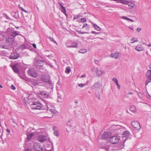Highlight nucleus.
Returning <instances> with one entry per match:
<instances>
[{"instance_id":"obj_1","label":"nucleus","mask_w":151,"mask_h":151,"mask_svg":"<svg viewBox=\"0 0 151 151\" xmlns=\"http://www.w3.org/2000/svg\"><path fill=\"white\" fill-rule=\"evenodd\" d=\"M112 128H114L119 134L121 133V131L122 132L121 133L123 138H125L123 139V142H125L126 139L128 138L129 136L130 133L127 131H125V129L124 127L120 126L119 125H114L112 127Z\"/></svg>"},{"instance_id":"obj_2","label":"nucleus","mask_w":151,"mask_h":151,"mask_svg":"<svg viewBox=\"0 0 151 151\" xmlns=\"http://www.w3.org/2000/svg\"><path fill=\"white\" fill-rule=\"evenodd\" d=\"M45 104L47 107V110L48 112H50L54 115H57L58 114V112L55 109L53 105H51L50 107H49V106L50 104V102L46 101Z\"/></svg>"},{"instance_id":"obj_3","label":"nucleus","mask_w":151,"mask_h":151,"mask_svg":"<svg viewBox=\"0 0 151 151\" xmlns=\"http://www.w3.org/2000/svg\"><path fill=\"white\" fill-rule=\"evenodd\" d=\"M110 145L109 143H108L105 144L104 146L101 147V148L104 149L106 151H116V148L111 146Z\"/></svg>"},{"instance_id":"obj_4","label":"nucleus","mask_w":151,"mask_h":151,"mask_svg":"<svg viewBox=\"0 0 151 151\" xmlns=\"http://www.w3.org/2000/svg\"><path fill=\"white\" fill-rule=\"evenodd\" d=\"M42 105L39 101L33 103L31 105V108L33 109H40L42 107Z\"/></svg>"},{"instance_id":"obj_5","label":"nucleus","mask_w":151,"mask_h":151,"mask_svg":"<svg viewBox=\"0 0 151 151\" xmlns=\"http://www.w3.org/2000/svg\"><path fill=\"white\" fill-rule=\"evenodd\" d=\"M27 73L29 76L33 78L36 77L38 73L36 70L34 69H30L27 71Z\"/></svg>"},{"instance_id":"obj_6","label":"nucleus","mask_w":151,"mask_h":151,"mask_svg":"<svg viewBox=\"0 0 151 151\" xmlns=\"http://www.w3.org/2000/svg\"><path fill=\"white\" fill-rule=\"evenodd\" d=\"M37 139L38 140L41 142H44L49 139V138L47 136L44 134L39 135L38 136Z\"/></svg>"},{"instance_id":"obj_7","label":"nucleus","mask_w":151,"mask_h":151,"mask_svg":"<svg viewBox=\"0 0 151 151\" xmlns=\"http://www.w3.org/2000/svg\"><path fill=\"white\" fill-rule=\"evenodd\" d=\"M146 77L147 80L146 81L145 85L151 81V70H148L146 74Z\"/></svg>"},{"instance_id":"obj_8","label":"nucleus","mask_w":151,"mask_h":151,"mask_svg":"<svg viewBox=\"0 0 151 151\" xmlns=\"http://www.w3.org/2000/svg\"><path fill=\"white\" fill-rule=\"evenodd\" d=\"M34 148L37 151H42L43 150L42 146L37 142L35 143L34 144Z\"/></svg>"},{"instance_id":"obj_9","label":"nucleus","mask_w":151,"mask_h":151,"mask_svg":"<svg viewBox=\"0 0 151 151\" xmlns=\"http://www.w3.org/2000/svg\"><path fill=\"white\" fill-rule=\"evenodd\" d=\"M120 139L119 137L114 136L111 137L109 141L112 144H116L117 143Z\"/></svg>"},{"instance_id":"obj_10","label":"nucleus","mask_w":151,"mask_h":151,"mask_svg":"<svg viewBox=\"0 0 151 151\" xmlns=\"http://www.w3.org/2000/svg\"><path fill=\"white\" fill-rule=\"evenodd\" d=\"M132 126L137 129L140 130L141 129L140 125L137 121H133L131 123Z\"/></svg>"},{"instance_id":"obj_11","label":"nucleus","mask_w":151,"mask_h":151,"mask_svg":"<svg viewBox=\"0 0 151 151\" xmlns=\"http://www.w3.org/2000/svg\"><path fill=\"white\" fill-rule=\"evenodd\" d=\"M35 65L38 68L42 67L43 65V61L42 60H38L35 62Z\"/></svg>"},{"instance_id":"obj_12","label":"nucleus","mask_w":151,"mask_h":151,"mask_svg":"<svg viewBox=\"0 0 151 151\" xmlns=\"http://www.w3.org/2000/svg\"><path fill=\"white\" fill-rule=\"evenodd\" d=\"M19 56V55L17 52H12L9 56V58L12 59H16Z\"/></svg>"},{"instance_id":"obj_13","label":"nucleus","mask_w":151,"mask_h":151,"mask_svg":"<svg viewBox=\"0 0 151 151\" xmlns=\"http://www.w3.org/2000/svg\"><path fill=\"white\" fill-rule=\"evenodd\" d=\"M101 87V84L99 82H96L92 86V88L96 90L100 89Z\"/></svg>"},{"instance_id":"obj_14","label":"nucleus","mask_w":151,"mask_h":151,"mask_svg":"<svg viewBox=\"0 0 151 151\" xmlns=\"http://www.w3.org/2000/svg\"><path fill=\"white\" fill-rule=\"evenodd\" d=\"M95 71L96 74L98 76H100L104 73V72L101 68H96Z\"/></svg>"},{"instance_id":"obj_15","label":"nucleus","mask_w":151,"mask_h":151,"mask_svg":"<svg viewBox=\"0 0 151 151\" xmlns=\"http://www.w3.org/2000/svg\"><path fill=\"white\" fill-rule=\"evenodd\" d=\"M110 132H104L103 134H102L101 138L104 139H108L109 137Z\"/></svg>"},{"instance_id":"obj_16","label":"nucleus","mask_w":151,"mask_h":151,"mask_svg":"<svg viewBox=\"0 0 151 151\" xmlns=\"http://www.w3.org/2000/svg\"><path fill=\"white\" fill-rule=\"evenodd\" d=\"M121 55L120 53L119 52H115L111 53L110 55V57L115 59H117L118 57Z\"/></svg>"},{"instance_id":"obj_17","label":"nucleus","mask_w":151,"mask_h":151,"mask_svg":"<svg viewBox=\"0 0 151 151\" xmlns=\"http://www.w3.org/2000/svg\"><path fill=\"white\" fill-rule=\"evenodd\" d=\"M134 49L138 51H142L143 50V46L142 45L139 44L135 47Z\"/></svg>"},{"instance_id":"obj_18","label":"nucleus","mask_w":151,"mask_h":151,"mask_svg":"<svg viewBox=\"0 0 151 151\" xmlns=\"http://www.w3.org/2000/svg\"><path fill=\"white\" fill-rule=\"evenodd\" d=\"M124 142H123V143L119 144L118 145V147H115V148H116V151H117L118 150H121L122 149H123L124 147Z\"/></svg>"},{"instance_id":"obj_19","label":"nucleus","mask_w":151,"mask_h":151,"mask_svg":"<svg viewBox=\"0 0 151 151\" xmlns=\"http://www.w3.org/2000/svg\"><path fill=\"white\" fill-rule=\"evenodd\" d=\"M40 96L43 98H47L49 95L48 94L46 93L45 92L43 91H40L39 93Z\"/></svg>"},{"instance_id":"obj_20","label":"nucleus","mask_w":151,"mask_h":151,"mask_svg":"<svg viewBox=\"0 0 151 151\" xmlns=\"http://www.w3.org/2000/svg\"><path fill=\"white\" fill-rule=\"evenodd\" d=\"M13 42V40L12 38L8 37L6 40V42L9 44H12Z\"/></svg>"},{"instance_id":"obj_21","label":"nucleus","mask_w":151,"mask_h":151,"mask_svg":"<svg viewBox=\"0 0 151 151\" xmlns=\"http://www.w3.org/2000/svg\"><path fill=\"white\" fill-rule=\"evenodd\" d=\"M66 45L68 47H78L77 44L76 42H73L71 45H69L68 43L66 44Z\"/></svg>"},{"instance_id":"obj_22","label":"nucleus","mask_w":151,"mask_h":151,"mask_svg":"<svg viewBox=\"0 0 151 151\" xmlns=\"http://www.w3.org/2000/svg\"><path fill=\"white\" fill-rule=\"evenodd\" d=\"M19 35V34L18 32L13 31L12 32L11 36L12 37H15L16 36Z\"/></svg>"},{"instance_id":"obj_23","label":"nucleus","mask_w":151,"mask_h":151,"mask_svg":"<svg viewBox=\"0 0 151 151\" xmlns=\"http://www.w3.org/2000/svg\"><path fill=\"white\" fill-rule=\"evenodd\" d=\"M27 139L30 140L31 139L32 137L34 136V134L32 132L27 134Z\"/></svg>"},{"instance_id":"obj_24","label":"nucleus","mask_w":151,"mask_h":151,"mask_svg":"<svg viewBox=\"0 0 151 151\" xmlns=\"http://www.w3.org/2000/svg\"><path fill=\"white\" fill-rule=\"evenodd\" d=\"M120 18L122 19H125L127 20H129L132 22H134L133 20L125 16H122Z\"/></svg>"},{"instance_id":"obj_25","label":"nucleus","mask_w":151,"mask_h":151,"mask_svg":"<svg viewBox=\"0 0 151 151\" xmlns=\"http://www.w3.org/2000/svg\"><path fill=\"white\" fill-rule=\"evenodd\" d=\"M93 24L94 29L97 31H100L101 30L100 28L96 24L93 23H92Z\"/></svg>"},{"instance_id":"obj_26","label":"nucleus","mask_w":151,"mask_h":151,"mask_svg":"<svg viewBox=\"0 0 151 151\" xmlns=\"http://www.w3.org/2000/svg\"><path fill=\"white\" fill-rule=\"evenodd\" d=\"M138 41V40L137 38L133 37L131 40L130 43H133Z\"/></svg>"},{"instance_id":"obj_27","label":"nucleus","mask_w":151,"mask_h":151,"mask_svg":"<svg viewBox=\"0 0 151 151\" xmlns=\"http://www.w3.org/2000/svg\"><path fill=\"white\" fill-rule=\"evenodd\" d=\"M130 110L133 113H134L136 111V110L135 107L134 106H132L130 108Z\"/></svg>"},{"instance_id":"obj_28","label":"nucleus","mask_w":151,"mask_h":151,"mask_svg":"<svg viewBox=\"0 0 151 151\" xmlns=\"http://www.w3.org/2000/svg\"><path fill=\"white\" fill-rule=\"evenodd\" d=\"M87 52V50L86 49H81L79 50L78 52L80 53H84L86 52Z\"/></svg>"},{"instance_id":"obj_29","label":"nucleus","mask_w":151,"mask_h":151,"mask_svg":"<svg viewBox=\"0 0 151 151\" xmlns=\"http://www.w3.org/2000/svg\"><path fill=\"white\" fill-rule=\"evenodd\" d=\"M13 70L16 72H18V69L16 66H13L12 67Z\"/></svg>"},{"instance_id":"obj_30","label":"nucleus","mask_w":151,"mask_h":151,"mask_svg":"<svg viewBox=\"0 0 151 151\" xmlns=\"http://www.w3.org/2000/svg\"><path fill=\"white\" fill-rule=\"evenodd\" d=\"M62 9H61V11L62 12H63V13H64L66 16H67V14L66 13V10L65 9V8L63 6H62Z\"/></svg>"},{"instance_id":"obj_31","label":"nucleus","mask_w":151,"mask_h":151,"mask_svg":"<svg viewBox=\"0 0 151 151\" xmlns=\"http://www.w3.org/2000/svg\"><path fill=\"white\" fill-rule=\"evenodd\" d=\"M70 71H71V70L70 68L69 67H67L66 68V69L65 71V72L67 74H69L70 73Z\"/></svg>"},{"instance_id":"obj_32","label":"nucleus","mask_w":151,"mask_h":151,"mask_svg":"<svg viewBox=\"0 0 151 151\" xmlns=\"http://www.w3.org/2000/svg\"><path fill=\"white\" fill-rule=\"evenodd\" d=\"M112 81L116 85L118 84V81L116 78H113L112 79Z\"/></svg>"},{"instance_id":"obj_33","label":"nucleus","mask_w":151,"mask_h":151,"mask_svg":"<svg viewBox=\"0 0 151 151\" xmlns=\"http://www.w3.org/2000/svg\"><path fill=\"white\" fill-rule=\"evenodd\" d=\"M19 48L23 50V49H26V47L25 45L23 44L20 46Z\"/></svg>"},{"instance_id":"obj_34","label":"nucleus","mask_w":151,"mask_h":151,"mask_svg":"<svg viewBox=\"0 0 151 151\" xmlns=\"http://www.w3.org/2000/svg\"><path fill=\"white\" fill-rule=\"evenodd\" d=\"M120 2L124 4H128V2L124 0H121Z\"/></svg>"},{"instance_id":"obj_35","label":"nucleus","mask_w":151,"mask_h":151,"mask_svg":"<svg viewBox=\"0 0 151 151\" xmlns=\"http://www.w3.org/2000/svg\"><path fill=\"white\" fill-rule=\"evenodd\" d=\"M95 96L98 99H100V94L99 92L98 93L96 92L95 94Z\"/></svg>"},{"instance_id":"obj_36","label":"nucleus","mask_w":151,"mask_h":151,"mask_svg":"<svg viewBox=\"0 0 151 151\" xmlns=\"http://www.w3.org/2000/svg\"><path fill=\"white\" fill-rule=\"evenodd\" d=\"M55 128H54V134L55 135L58 136L59 135L58 132V131L55 130L54 129Z\"/></svg>"},{"instance_id":"obj_37","label":"nucleus","mask_w":151,"mask_h":151,"mask_svg":"<svg viewBox=\"0 0 151 151\" xmlns=\"http://www.w3.org/2000/svg\"><path fill=\"white\" fill-rule=\"evenodd\" d=\"M49 39L50 40V41L54 43H55L56 44H57V42L54 40L53 39L51 38L50 37H49Z\"/></svg>"},{"instance_id":"obj_38","label":"nucleus","mask_w":151,"mask_h":151,"mask_svg":"<svg viewBox=\"0 0 151 151\" xmlns=\"http://www.w3.org/2000/svg\"><path fill=\"white\" fill-rule=\"evenodd\" d=\"M18 6L19 7L20 9L22 11H23V12H24L26 13H28V12L27 11H25L24 10V9H23V8H22V7H21L20 6V5L19 4V6Z\"/></svg>"},{"instance_id":"obj_39","label":"nucleus","mask_w":151,"mask_h":151,"mask_svg":"<svg viewBox=\"0 0 151 151\" xmlns=\"http://www.w3.org/2000/svg\"><path fill=\"white\" fill-rule=\"evenodd\" d=\"M127 4L130 7H133L134 6V3H129V2H128V4Z\"/></svg>"},{"instance_id":"obj_40","label":"nucleus","mask_w":151,"mask_h":151,"mask_svg":"<svg viewBox=\"0 0 151 151\" xmlns=\"http://www.w3.org/2000/svg\"><path fill=\"white\" fill-rule=\"evenodd\" d=\"M86 86V84L84 83H80L78 84V86L80 87H83L85 86Z\"/></svg>"},{"instance_id":"obj_41","label":"nucleus","mask_w":151,"mask_h":151,"mask_svg":"<svg viewBox=\"0 0 151 151\" xmlns=\"http://www.w3.org/2000/svg\"><path fill=\"white\" fill-rule=\"evenodd\" d=\"M42 79L43 81H44L45 82L47 83L48 82L49 83H50V81L48 80L47 79H45L43 78H42Z\"/></svg>"},{"instance_id":"obj_42","label":"nucleus","mask_w":151,"mask_h":151,"mask_svg":"<svg viewBox=\"0 0 151 151\" xmlns=\"http://www.w3.org/2000/svg\"><path fill=\"white\" fill-rule=\"evenodd\" d=\"M32 150L31 149L27 147L25 148L24 151H32Z\"/></svg>"},{"instance_id":"obj_43","label":"nucleus","mask_w":151,"mask_h":151,"mask_svg":"<svg viewBox=\"0 0 151 151\" xmlns=\"http://www.w3.org/2000/svg\"><path fill=\"white\" fill-rule=\"evenodd\" d=\"M81 21L82 22H85L86 21V20L85 18H82L81 19Z\"/></svg>"},{"instance_id":"obj_44","label":"nucleus","mask_w":151,"mask_h":151,"mask_svg":"<svg viewBox=\"0 0 151 151\" xmlns=\"http://www.w3.org/2000/svg\"><path fill=\"white\" fill-rule=\"evenodd\" d=\"M137 94H138V96H139L140 98H142V93H141L139 92H138Z\"/></svg>"},{"instance_id":"obj_45","label":"nucleus","mask_w":151,"mask_h":151,"mask_svg":"<svg viewBox=\"0 0 151 151\" xmlns=\"http://www.w3.org/2000/svg\"><path fill=\"white\" fill-rule=\"evenodd\" d=\"M128 27L129 28V29L132 30V31H134V29L133 27L132 26H129Z\"/></svg>"},{"instance_id":"obj_46","label":"nucleus","mask_w":151,"mask_h":151,"mask_svg":"<svg viewBox=\"0 0 151 151\" xmlns=\"http://www.w3.org/2000/svg\"><path fill=\"white\" fill-rule=\"evenodd\" d=\"M78 32H79V33L81 34H83L85 33L89 34L88 32H83L81 31H79Z\"/></svg>"},{"instance_id":"obj_47","label":"nucleus","mask_w":151,"mask_h":151,"mask_svg":"<svg viewBox=\"0 0 151 151\" xmlns=\"http://www.w3.org/2000/svg\"><path fill=\"white\" fill-rule=\"evenodd\" d=\"M141 29L139 27H137V31L139 32H140L141 30Z\"/></svg>"},{"instance_id":"obj_48","label":"nucleus","mask_w":151,"mask_h":151,"mask_svg":"<svg viewBox=\"0 0 151 151\" xmlns=\"http://www.w3.org/2000/svg\"><path fill=\"white\" fill-rule=\"evenodd\" d=\"M33 97V96L32 95H30L28 97V99H32V98Z\"/></svg>"},{"instance_id":"obj_49","label":"nucleus","mask_w":151,"mask_h":151,"mask_svg":"<svg viewBox=\"0 0 151 151\" xmlns=\"http://www.w3.org/2000/svg\"><path fill=\"white\" fill-rule=\"evenodd\" d=\"M91 33L93 34H98L100 33L99 32H97L95 31H92L91 32Z\"/></svg>"},{"instance_id":"obj_50","label":"nucleus","mask_w":151,"mask_h":151,"mask_svg":"<svg viewBox=\"0 0 151 151\" xmlns=\"http://www.w3.org/2000/svg\"><path fill=\"white\" fill-rule=\"evenodd\" d=\"M11 88L13 90H14L15 89V87L14 85H12L11 86Z\"/></svg>"},{"instance_id":"obj_51","label":"nucleus","mask_w":151,"mask_h":151,"mask_svg":"<svg viewBox=\"0 0 151 151\" xmlns=\"http://www.w3.org/2000/svg\"><path fill=\"white\" fill-rule=\"evenodd\" d=\"M88 25V24L86 23L84 24L82 28L83 29V28L87 26Z\"/></svg>"},{"instance_id":"obj_52","label":"nucleus","mask_w":151,"mask_h":151,"mask_svg":"<svg viewBox=\"0 0 151 151\" xmlns=\"http://www.w3.org/2000/svg\"><path fill=\"white\" fill-rule=\"evenodd\" d=\"M1 47H2L3 48L6 49L7 47V46L6 45H1Z\"/></svg>"},{"instance_id":"obj_53","label":"nucleus","mask_w":151,"mask_h":151,"mask_svg":"<svg viewBox=\"0 0 151 151\" xmlns=\"http://www.w3.org/2000/svg\"><path fill=\"white\" fill-rule=\"evenodd\" d=\"M12 31V29L10 28H9L7 29V32H11Z\"/></svg>"},{"instance_id":"obj_54","label":"nucleus","mask_w":151,"mask_h":151,"mask_svg":"<svg viewBox=\"0 0 151 151\" xmlns=\"http://www.w3.org/2000/svg\"><path fill=\"white\" fill-rule=\"evenodd\" d=\"M116 85L117 86V88L119 89H120V86L118 84H117Z\"/></svg>"},{"instance_id":"obj_55","label":"nucleus","mask_w":151,"mask_h":151,"mask_svg":"<svg viewBox=\"0 0 151 151\" xmlns=\"http://www.w3.org/2000/svg\"><path fill=\"white\" fill-rule=\"evenodd\" d=\"M32 46L35 48H36V45L35 44H32Z\"/></svg>"},{"instance_id":"obj_56","label":"nucleus","mask_w":151,"mask_h":151,"mask_svg":"<svg viewBox=\"0 0 151 151\" xmlns=\"http://www.w3.org/2000/svg\"><path fill=\"white\" fill-rule=\"evenodd\" d=\"M86 75L85 74H84V75H82L81 76H80V78H82L83 77L85 78L86 77Z\"/></svg>"},{"instance_id":"obj_57","label":"nucleus","mask_w":151,"mask_h":151,"mask_svg":"<svg viewBox=\"0 0 151 151\" xmlns=\"http://www.w3.org/2000/svg\"><path fill=\"white\" fill-rule=\"evenodd\" d=\"M78 101L77 100H76L74 101V103L76 104H77L78 103Z\"/></svg>"},{"instance_id":"obj_58","label":"nucleus","mask_w":151,"mask_h":151,"mask_svg":"<svg viewBox=\"0 0 151 151\" xmlns=\"http://www.w3.org/2000/svg\"><path fill=\"white\" fill-rule=\"evenodd\" d=\"M6 131L9 133L10 132V130L9 129H7Z\"/></svg>"},{"instance_id":"obj_59","label":"nucleus","mask_w":151,"mask_h":151,"mask_svg":"<svg viewBox=\"0 0 151 151\" xmlns=\"http://www.w3.org/2000/svg\"><path fill=\"white\" fill-rule=\"evenodd\" d=\"M94 62L95 63H97L98 62V61L97 60H94Z\"/></svg>"},{"instance_id":"obj_60","label":"nucleus","mask_w":151,"mask_h":151,"mask_svg":"<svg viewBox=\"0 0 151 151\" xmlns=\"http://www.w3.org/2000/svg\"><path fill=\"white\" fill-rule=\"evenodd\" d=\"M133 94V93L132 92H130L128 93V94L129 95H132Z\"/></svg>"},{"instance_id":"obj_61","label":"nucleus","mask_w":151,"mask_h":151,"mask_svg":"<svg viewBox=\"0 0 151 151\" xmlns=\"http://www.w3.org/2000/svg\"><path fill=\"white\" fill-rule=\"evenodd\" d=\"M79 17H80V16H78L77 17H74V19H76L77 18Z\"/></svg>"},{"instance_id":"obj_62","label":"nucleus","mask_w":151,"mask_h":151,"mask_svg":"<svg viewBox=\"0 0 151 151\" xmlns=\"http://www.w3.org/2000/svg\"><path fill=\"white\" fill-rule=\"evenodd\" d=\"M51 105H53L50 102V104L49 106V107H50Z\"/></svg>"},{"instance_id":"obj_63","label":"nucleus","mask_w":151,"mask_h":151,"mask_svg":"<svg viewBox=\"0 0 151 151\" xmlns=\"http://www.w3.org/2000/svg\"><path fill=\"white\" fill-rule=\"evenodd\" d=\"M148 46L149 47H151V44H149L148 45Z\"/></svg>"},{"instance_id":"obj_64","label":"nucleus","mask_w":151,"mask_h":151,"mask_svg":"<svg viewBox=\"0 0 151 151\" xmlns=\"http://www.w3.org/2000/svg\"><path fill=\"white\" fill-rule=\"evenodd\" d=\"M149 68H150V70H151V64L150 65Z\"/></svg>"}]
</instances>
